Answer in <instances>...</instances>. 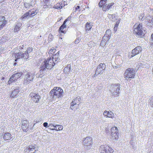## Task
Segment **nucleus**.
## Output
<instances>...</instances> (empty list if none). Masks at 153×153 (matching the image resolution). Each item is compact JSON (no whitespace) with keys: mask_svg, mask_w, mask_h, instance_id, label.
Listing matches in <instances>:
<instances>
[{"mask_svg":"<svg viewBox=\"0 0 153 153\" xmlns=\"http://www.w3.org/2000/svg\"><path fill=\"white\" fill-rule=\"evenodd\" d=\"M55 64V63L51 57H48L46 59H45L42 63L40 67V73L42 74H44L45 73L46 69H51Z\"/></svg>","mask_w":153,"mask_h":153,"instance_id":"nucleus-1","label":"nucleus"},{"mask_svg":"<svg viewBox=\"0 0 153 153\" xmlns=\"http://www.w3.org/2000/svg\"><path fill=\"white\" fill-rule=\"evenodd\" d=\"M133 33L137 37L143 38L146 34V31L143 27L142 24L135 23L133 27Z\"/></svg>","mask_w":153,"mask_h":153,"instance_id":"nucleus-2","label":"nucleus"},{"mask_svg":"<svg viewBox=\"0 0 153 153\" xmlns=\"http://www.w3.org/2000/svg\"><path fill=\"white\" fill-rule=\"evenodd\" d=\"M63 90L60 87H55L49 92L50 97L53 99L55 98H59L63 95Z\"/></svg>","mask_w":153,"mask_h":153,"instance_id":"nucleus-3","label":"nucleus"},{"mask_svg":"<svg viewBox=\"0 0 153 153\" xmlns=\"http://www.w3.org/2000/svg\"><path fill=\"white\" fill-rule=\"evenodd\" d=\"M21 129L24 132H27L29 130H32L34 125L31 126L29 125V122L27 120H21Z\"/></svg>","mask_w":153,"mask_h":153,"instance_id":"nucleus-4","label":"nucleus"},{"mask_svg":"<svg viewBox=\"0 0 153 153\" xmlns=\"http://www.w3.org/2000/svg\"><path fill=\"white\" fill-rule=\"evenodd\" d=\"M135 75L134 70L133 68H129L126 70L124 74V77L126 79L133 78Z\"/></svg>","mask_w":153,"mask_h":153,"instance_id":"nucleus-5","label":"nucleus"},{"mask_svg":"<svg viewBox=\"0 0 153 153\" xmlns=\"http://www.w3.org/2000/svg\"><path fill=\"white\" fill-rule=\"evenodd\" d=\"M100 153H113L114 150L111 147L106 145H101L99 149Z\"/></svg>","mask_w":153,"mask_h":153,"instance_id":"nucleus-6","label":"nucleus"},{"mask_svg":"<svg viewBox=\"0 0 153 153\" xmlns=\"http://www.w3.org/2000/svg\"><path fill=\"white\" fill-rule=\"evenodd\" d=\"M29 97L31 101L35 103H39L41 99L40 95L37 93L34 92L30 93Z\"/></svg>","mask_w":153,"mask_h":153,"instance_id":"nucleus-7","label":"nucleus"},{"mask_svg":"<svg viewBox=\"0 0 153 153\" xmlns=\"http://www.w3.org/2000/svg\"><path fill=\"white\" fill-rule=\"evenodd\" d=\"M38 11L37 9L33 8L29 10L28 12L25 13L22 16L21 18L22 19H25L27 17H32L36 15L38 13Z\"/></svg>","mask_w":153,"mask_h":153,"instance_id":"nucleus-8","label":"nucleus"},{"mask_svg":"<svg viewBox=\"0 0 153 153\" xmlns=\"http://www.w3.org/2000/svg\"><path fill=\"white\" fill-rule=\"evenodd\" d=\"M15 56V61L16 62L18 59H23L24 60L27 59L29 57V55L25 52L23 53L22 52H20L18 53H14Z\"/></svg>","mask_w":153,"mask_h":153,"instance_id":"nucleus-9","label":"nucleus"},{"mask_svg":"<svg viewBox=\"0 0 153 153\" xmlns=\"http://www.w3.org/2000/svg\"><path fill=\"white\" fill-rule=\"evenodd\" d=\"M105 68V65L104 63H100L97 66L95 71V74L94 75V76L97 75L102 74L103 72V71Z\"/></svg>","mask_w":153,"mask_h":153,"instance_id":"nucleus-10","label":"nucleus"},{"mask_svg":"<svg viewBox=\"0 0 153 153\" xmlns=\"http://www.w3.org/2000/svg\"><path fill=\"white\" fill-rule=\"evenodd\" d=\"M34 75L31 74L30 73H28L25 75L24 80V84L27 85L30 82L33 80Z\"/></svg>","mask_w":153,"mask_h":153,"instance_id":"nucleus-11","label":"nucleus"},{"mask_svg":"<svg viewBox=\"0 0 153 153\" xmlns=\"http://www.w3.org/2000/svg\"><path fill=\"white\" fill-rule=\"evenodd\" d=\"M84 146L88 148H90L92 147L93 142L91 138L90 137L85 138L83 141Z\"/></svg>","mask_w":153,"mask_h":153,"instance_id":"nucleus-12","label":"nucleus"},{"mask_svg":"<svg viewBox=\"0 0 153 153\" xmlns=\"http://www.w3.org/2000/svg\"><path fill=\"white\" fill-rule=\"evenodd\" d=\"M142 51V48L141 47L138 46L135 47L132 51V55H131V57H133L140 53Z\"/></svg>","mask_w":153,"mask_h":153,"instance_id":"nucleus-13","label":"nucleus"},{"mask_svg":"<svg viewBox=\"0 0 153 153\" xmlns=\"http://www.w3.org/2000/svg\"><path fill=\"white\" fill-rule=\"evenodd\" d=\"M67 21V19L65 20L62 25L60 27L59 29V31L61 34L62 33L65 34L66 33V25H65V23Z\"/></svg>","mask_w":153,"mask_h":153,"instance_id":"nucleus-14","label":"nucleus"},{"mask_svg":"<svg viewBox=\"0 0 153 153\" xmlns=\"http://www.w3.org/2000/svg\"><path fill=\"white\" fill-rule=\"evenodd\" d=\"M81 99L79 97H77L75 99H74L73 101L71 103L70 108L72 109H73L72 107L74 106L75 105L79 104L80 102L81 101Z\"/></svg>","mask_w":153,"mask_h":153,"instance_id":"nucleus-15","label":"nucleus"},{"mask_svg":"<svg viewBox=\"0 0 153 153\" xmlns=\"http://www.w3.org/2000/svg\"><path fill=\"white\" fill-rule=\"evenodd\" d=\"M66 2L62 1L59 2L56 4L53 7V8L57 9H61L65 6L66 4Z\"/></svg>","mask_w":153,"mask_h":153,"instance_id":"nucleus-16","label":"nucleus"},{"mask_svg":"<svg viewBox=\"0 0 153 153\" xmlns=\"http://www.w3.org/2000/svg\"><path fill=\"white\" fill-rule=\"evenodd\" d=\"M114 2H111L108 4H106L102 8V10L104 11H106L111 9L112 7L114 5Z\"/></svg>","mask_w":153,"mask_h":153,"instance_id":"nucleus-17","label":"nucleus"},{"mask_svg":"<svg viewBox=\"0 0 153 153\" xmlns=\"http://www.w3.org/2000/svg\"><path fill=\"white\" fill-rule=\"evenodd\" d=\"M35 148V147L34 146H29L25 149V150L28 153H34L36 151L35 150H34Z\"/></svg>","mask_w":153,"mask_h":153,"instance_id":"nucleus-18","label":"nucleus"},{"mask_svg":"<svg viewBox=\"0 0 153 153\" xmlns=\"http://www.w3.org/2000/svg\"><path fill=\"white\" fill-rule=\"evenodd\" d=\"M3 138L5 140L11 141L13 140V139H12V135L9 132L4 133L3 136Z\"/></svg>","mask_w":153,"mask_h":153,"instance_id":"nucleus-19","label":"nucleus"},{"mask_svg":"<svg viewBox=\"0 0 153 153\" xmlns=\"http://www.w3.org/2000/svg\"><path fill=\"white\" fill-rule=\"evenodd\" d=\"M19 92V88H16L13 90L10 94V97L12 98L16 97Z\"/></svg>","mask_w":153,"mask_h":153,"instance_id":"nucleus-20","label":"nucleus"},{"mask_svg":"<svg viewBox=\"0 0 153 153\" xmlns=\"http://www.w3.org/2000/svg\"><path fill=\"white\" fill-rule=\"evenodd\" d=\"M112 88L114 89H116V91L114 92V95H118L119 94V90H120V84L113 85Z\"/></svg>","mask_w":153,"mask_h":153,"instance_id":"nucleus-21","label":"nucleus"},{"mask_svg":"<svg viewBox=\"0 0 153 153\" xmlns=\"http://www.w3.org/2000/svg\"><path fill=\"white\" fill-rule=\"evenodd\" d=\"M104 115L106 117H109L113 118L114 115L113 113L111 111H105L103 113Z\"/></svg>","mask_w":153,"mask_h":153,"instance_id":"nucleus-22","label":"nucleus"},{"mask_svg":"<svg viewBox=\"0 0 153 153\" xmlns=\"http://www.w3.org/2000/svg\"><path fill=\"white\" fill-rule=\"evenodd\" d=\"M16 81V79L12 75L11 76L8 81L7 85H10L12 83L15 82Z\"/></svg>","mask_w":153,"mask_h":153,"instance_id":"nucleus-23","label":"nucleus"},{"mask_svg":"<svg viewBox=\"0 0 153 153\" xmlns=\"http://www.w3.org/2000/svg\"><path fill=\"white\" fill-rule=\"evenodd\" d=\"M147 25L149 26H152L153 25V18L152 16H149L147 18Z\"/></svg>","mask_w":153,"mask_h":153,"instance_id":"nucleus-24","label":"nucleus"},{"mask_svg":"<svg viewBox=\"0 0 153 153\" xmlns=\"http://www.w3.org/2000/svg\"><path fill=\"white\" fill-rule=\"evenodd\" d=\"M56 49L54 48H52L50 49L48 53L50 55H52V59L54 58V55L56 53Z\"/></svg>","mask_w":153,"mask_h":153,"instance_id":"nucleus-25","label":"nucleus"},{"mask_svg":"<svg viewBox=\"0 0 153 153\" xmlns=\"http://www.w3.org/2000/svg\"><path fill=\"white\" fill-rule=\"evenodd\" d=\"M71 66L70 64L68 65L67 67L64 68L63 72L65 74H68L70 71Z\"/></svg>","mask_w":153,"mask_h":153,"instance_id":"nucleus-26","label":"nucleus"},{"mask_svg":"<svg viewBox=\"0 0 153 153\" xmlns=\"http://www.w3.org/2000/svg\"><path fill=\"white\" fill-rule=\"evenodd\" d=\"M22 25V24L21 23H18L17 25L15 26L14 29V32H16L19 31L20 30V27Z\"/></svg>","mask_w":153,"mask_h":153,"instance_id":"nucleus-27","label":"nucleus"},{"mask_svg":"<svg viewBox=\"0 0 153 153\" xmlns=\"http://www.w3.org/2000/svg\"><path fill=\"white\" fill-rule=\"evenodd\" d=\"M22 74L23 73L22 72H20L15 73L13 74V75L15 77V78L16 79V80L17 81L18 79L20 78L21 77Z\"/></svg>","mask_w":153,"mask_h":153,"instance_id":"nucleus-28","label":"nucleus"},{"mask_svg":"<svg viewBox=\"0 0 153 153\" xmlns=\"http://www.w3.org/2000/svg\"><path fill=\"white\" fill-rule=\"evenodd\" d=\"M107 0H101L99 3V7H103L106 4Z\"/></svg>","mask_w":153,"mask_h":153,"instance_id":"nucleus-29","label":"nucleus"},{"mask_svg":"<svg viewBox=\"0 0 153 153\" xmlns=\"http://www.w3.org/2000/svg\"><path fill=\"white\" fill-rule=\"evenodd\" d=\"M63 126L61 125H56L54 126V128L52 130L57 131H60L62 129Z\"/></svg>","mask_w":153,"mask_h":153,"instance_id":"nucleus-30","label":"nucleus"},{"mask_svg":"<svg viewBox=\"0 0 153 153\" xmlns=\"http://www.w3.org/2000/svg\"><path fill=\"white\" fill-rule=\"evenodd\" d=\"M111 36L107 35H105L102 37V41H104V42H108Z\"/></svg>","mask_w":153,"mask_h":153,"instance_id":"nucleus-31","label":"nucleus"},{"mask_svg":"<svg viewBox=\"0 0 153 153\" xmlns=\"http://www.w3.org/2000/svg\"><path fill=\"white\" fill-rule=\"evenodd\" d=\"M119 134V133H116L115 134L112 133L111 134V138L113 140H118L119 137L118 134Z\"/></svg>","mask_w":153,"mask_h":153,"instance_id":"nucleus-32","label":"nucleus"},{"mask_svg":"<svg viewBox=\"0 0 153 153\" xmlns=\"http://www.w3.org/2000/svg\"><path fill=\"white\" fill-rule=\"evenodd\" d=\"M118 130L117 127H114L112 128L111 129V134L112 133L115 134L118 133Z\"/></svg>","mask_w":153,"mask_h":153,"instance_id":"nucleus-33","label":"nucleus"},{"mask_svg":"<svg viewBox=\"0 0 153 153\" xmlns=\"http://www.w3.org/2000/svg\"><path fill=\"white\" fill-rule=\"evenodd\" d=\"M90 23L87 22L85 26V29L86 31H89L90 30L92 27L91 26V25Z\"/></svg>","mask_w":153,"mask_h":153,"instance_id":"nucleus-34","label":"nucleus"},{"mask_svg":"<svg viewBox=\"0 0 153 153\" xmlns=\"http://www.w3.org/2000/svg\"><path fill=\"white\" fill-rule=\"evenodd\" d=\"M33 51V48L32 47H28L27 48L26 51L25 52L26 53L29 55V54L31 53Z\"/></svg>","mask_w":153,"mask_h":153,"instance_id":"nucleus-35","label":"nucleus"},{"mask_svg":"<svg viewBox=\"0 0 153 153\" xmlns=\"http://www.w3.org/2000/svg\"><path fill=\"white\" fill-rule=\"evenodd\" d=\"M53 39V35L51 34H50L48 37V40L50 41H51Z\"/></svg>","mask_w":153,"mask_h":153,"instance_id":"nucleus-36","label":"nucleus"},{"mask_svg":"<svg viewBox=\"0 0 153 153\" xmlns=\"http://www.w3.org/2000/svg\"><path fill=\"white\" fill-rule=\"evenodd\" d=\"M150 45L151 47H153V33L151 36Z\"/></svg>","mask_w":153,"mask_h":153,"instance_id":"nucleus-37","label":"nucleus"},{"mask_svg":"<svg viewBox=\"0 0 153 153\" xmlns=\"http://www.w3.org/2000/svg\"><path fill=\"white\" fill-rule=\"evenodd\" d=\"M111 31L110 29H108L106 30L105 34V35H107L111 36Z\"/></svg>","mask_w":153,"mask_h":153,"instance_id":"nucleus-38","label":"nucleus"},{"mask_svg":"<svg viewBox=\"0 0 153 153\" xmlns=\"http://www.w3.org/2000/svg\"><path fill=\"white\" fill-rule=\"evenodd\" d=\"M108 17L109 18L113 19L114 18H115L116 15L115 14H113L112 15L108 14Z\"/></svg>","mask_w":153,"mask_h":153,"instance_id":"nucleus-39","label":"nucleus"},{"mask_svg":"<svg viewBox=\"0 0 153 153\" xmlns=\"http://www.w3.org/2000/svg\"><path fill=\"white\" fill-rule=\"evenodd\" d=\"M59 51H58L54 55V56H56V58H54V59H54L55 61H57L59 58Z\"/></svg>","mask_w":153,"mask_h":153,"instance_id":"nucleus-40","label":"nucleus"},{"mask_svg":"<svg viewBox=\"0 0 153 153\" xmlns=\"http://www.w3.org/2000/svg\"><path fill=\"white\" fill-rule=\"evenodd\" d=\"M149 104L152 107H153V96L151 98V100L149 102Z\"/></svg>","mask_w":153,"mask_h":153,"instance_id":"nucleus-41","label":"nucleus"},{"mask_svg":"<svg viewBox=\"0 0 153 153\" xmlns=\"http://www.w3.org/2000/svg\"><path fill=\"white\" fill-rule=\"evenodd\" d=\"M120 22V20H118V21L116 22V23L115 24L114 26H116V27H118V25Z\"/></svg>","mask_w":153,"mask_h":153,"instance_id":"nucleus-42","label":"nucleus"},{"mask_svg":"<svg viewBox=\"0 0 153 153\" xmlns=\"http://www.w3.org/2000/svg\"><path fill=\"white\" fill-rule=\"evenodd\" d=\"M24 46L23 45H20L19 47H18L17 48H18L20 50H22L23 49Z\"/></svg>","mask_w":153,"mask_h":153,"instance_id":"nucleus-43","label":"nucleus"},{"mask_svg":"<svg viewBox=\"0 0 153 153\" xmlns=\"http://www.w3.org/2000/svg\"><path fill=\"white\" fill-rule=\"evenodd\" d=\"M43 125L44 127H48V123L47 122L44 123L43 124Z\"/></svg>","mask_w":153,"mask_h":153,"instance_id":"nucleus-44","label":"nucleus"},{"mask_svg":"<svg viewBox=\"0 0 153 153\" xmlns=\"http://www.w3.org/2000/svg\"><path fill=\"white\" fill-rule=\"evenodd\" d=\"M118 27H116V26H114V32H115L117 31V29Z\"/></svg>","mask_w":153,"mask_h":153,"instance_id":"nucleus-45","label":"nucleus"},{"mask_svg":"<svg viewBox=\"0 0 153 153\" xmlns=\"http://www.w3.org/2000/svg\"><path fill=\"white\" fill-rule=\"evenodd\" d=\"M79 42V40L78 39H76L75 41V44H77Z\"/></svg>","mask_w":153,"mask_h":153,"instance_id":"nucleus-46","label":"nucleus"},{"mask_svg":"<svg viewBox=\"0 0 153 153\" xmlns=\"http://www.w3.org/2000/svg\"><path fill=\"white\" fill-rule=\"evenodd\" d=\"M80 8V7L79 6H77L75 8V9L76 10H78Z\"/></svg>","mask_w":153,"mask_h":153,"instance_id":"nucleus-47","label":"nucleus"},{"mask_svg":"<svg viewBox=\"0 0 153 153\" xmlns=\"http://www.w3.org/2000/svg\"><path fill=\"white\" fill-rule=\"evenodd\" d=\"M49 0H45V3H48Z\"/></svg>","mask_w":153,"mask_h":153,"instance_id":"nucleus-48","label":"nucleus"},{"mask_svg":"<svg viewBox=\"0 0 153 153\" xmlns=\"http://www.w3.org/2000/svg\"><path fill=\"white\" fill-rule=\"evenodd\" d=\"M4 77H3L1 78V80H4Z\"/></svg>","mask_w":153,"mask_h":153,"instance_id":"nucleus-49","label":"nucleus"},{"mask_svg":"<svg viewBox=\"0 0 153 153\" xmlns=\"http://www.w3.org/2000/svg\"><path fill=\"white\" fill-rule=\"evenodd\" d=\"M16 64H16V62H15V63H14V66H15L16 65Z\"/></svg>","mask_w":153,"mask_h":153,"instance_id":"nucleus-50","label":"nucleus"},{"mask_svg":"<svg viewBox=\"0 0 153 153\" xmlns=\"http://www.w3.org/2000/svg\"><path fill=\"white\" fill-rule=\"evenodd\" d=\"M139 64L141 65V66H143V64H142L141 63H139Z\"/></svg>","mask_w":153,"mask_h":153,"instance_id":"nucleus-51","label":"nucleus"},{"mask_svg":"<svg viewBox=\"0 0 153 153\" xmlns=\"http://www.w3.org/2000/svg\"><path fill=\"white\" fill-rule=\"evenodd\" d=\"M54 58H56V56H54Z\"/></svg>","mask_w":153,"mask_h":153,"instance_id":"nucleus-52","label":"nucleus"}]
</instances>
